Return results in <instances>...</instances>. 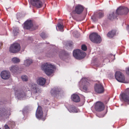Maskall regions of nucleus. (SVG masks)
<instances>
[{
	"mask_svg": "<svg viewBox=\"0 0 129 129\" xmlns=\"http://www.w3.org/2000/svg\"><path fill=\"white\" fill-rule=\"evenodd\" d=\"M123 10V7H119L116 10V14L118 15H122L123 13L122 11Z\"/></svg>",
	"mask_w": 129,
	"mask_h": 129,
	"instance_id": "4be33fe9",
	"label": "nucleus"
},
{
	"mask_svg": "<svg viewBox=\"0 0 129 129\" xmlns=\"http://www.w3.org/2000/svg\"><path fill=\"white\" fill-rule=\"evenodd\" d=\"M36 117L38 119H41L44 121L45 120V117L43 116V112L42 108L41 106H38L36 113Z\"/></svg>",
	"mask_w": 129,
	"mask_h": 129,
	"instance_id": "20e7f679",
	"label": "nucleus"
},
{
	"mask_svg": "<svg viewBox=\"0 0 129 129\" xmlns=\"http://www.w3.org/2000/svg\"><path fill=\"white\" fill-rule=\"evenodd\" d=\"M94 89L95 91L99 93H103L104 89L103 86L100 84H96L94 85Z\"/></svg>",
	"mask_w": 129,
	"mask_h": 129,
	"instance_id": "f8f14e48",
	"label": "nucleus"
},
{
	"mask_svg": "<svg viewBox=\"0 0 129 129\" xmlns=\"http://www.w3.org/2000/svg\"><path fill=\"white\" fill-rule=\"evenodd\" d=\"M82 49L84 51H86L87 49V46L85 45H83L81 46Z\"/></svg>",
	"mask_w": 129,
	"mask_h": 129,
	"instance_id": "72a5a7b5",
	"label": "nucleus"
},
{
	"mask_svg": "<svg viewBox=\"0 0 129 129\" xmlns=\"http://www.w3.org/2000/svg\"><path fill=\"white\" fill-rule=\"evenodd\" d=\"M46 82V79L42 77H40L38 78L37 80V83L41 86L44 85L45 84Z\"/></svg>",
	"mask_w": 129,
	"mask_h": 129,
	"instance_id": "6ab92c4d",
	"label": "nucleus"
},
{
	"mask_svg": "<svg viewBox=\"0 0 129 129\" xmlns=\"http://www.w3.org/2000/svg\"><path fill=\"white\" fill-rule=\"evenodd\" d=\"M40 36L43 39H45L46 38V34L45 33L42 32L40 34Z\"/></svg>",
	"mask_w": 129,
	"mask_h": 129,
	"instance_id": "473e14b6",
	"label": "nucleus"
},
{
	"mask_svg": "<svg viewBox=\"0 0 129 129\" xmlns=\"http://www.w3.org/2000/svg\"><path fill=\"white\" fill-rule=\"evenodd\" d=\"M5 129H10L9 127L7 125H5Z\"/></svg>",
	"mask_w": 129,
	"mask_h": 129,
	"instance_id": "f704fd0d",
	"label": "nucleus"
},
{
	"mask_svg": "<svg viewBox=\"0 0 129 129\" xmlns=\"http://www.w3.org/2000/svg\"><path fill=\"white\" fill-rule=\"evenodd\" d=\"M60 91V89L57 88L55 87L51 89L50 93L54 97L56 96Z\"/></svg>",
	"mask_w": 129,
	"mask_h": 129,
	"instance_id": "2eb2a0df",
	"label": "nucleus"
},
{
	"mask_svg": "<svg viewBox=\"0 0 129 129\" xmlns=\"http://www.w3.org/2000/svg\"><path fill=\"white\" fill-rule=\"evenodd\" d=\"M71 45L72 44H69V45L70 46H71Z\"/></svg>",
	"mask_w": 129,
	"mask_h": 129,
	"instance_id": "4c0bfd02",
	"label": "nucleus"
},
{
	"mask_svg": "<svg viewBox=\"0 0 129 129\" xmlns=\"http://www.w3.org/2000/svg\"><path fill=\"white\" fill-rule=\"evenodd\" d=\"M20 50V44L18 43H15L12 44L9 48V51L13 53H16L19 51Z\"/></svg>",
	"mask_w": 129,
	"mask_h": 129,
	"instance_id": "39448f33",
	"label": "nucleus"
},
{
	"mask_svg": "<svg viewBox=\"0 0 129 129\" xmlns=\"http://www.w3.org/2000/svg\"><path fill=\"white\" fill-rule=\"evenodd\" d=\"M0 129H1V128H0Z\"/></svg>",
	"mask_w": 129,
	"mask_h": 129,
	"instance_id": "58836bf2",
	"label": "nucleus"
},
{
	"mask_svg": "<svg viewBox=\"0 0 129 129\" xmlns=\"http://www.w3.org/2000/svg\"><path fill=\"white\" fill-rule=\"evenodd\" d=\"M69 110L70 112L77 113L78 112L77 108L74 106H71L69 109Z\"/></svg>",
	"mask_w": 129,
	"mask_h": 129,
	"instance_id": "a878e982",
	"label": "nucleus"
},
{
	"mask_svg": "<svg viewBox=\"0 0 129 129\" xmlns=\"http://www.w3.org/2000/svg\"><path fill=\"white\" fill-rule=\"evenodd\" d=\"M90 40L94 43H100L101 41V37L96 33H93L90 34L89 36Z\"/></svg>",
	"mask_w": 129,
	"mask_h": 129,
	"instance_id": "7ed1b4c3",
	"label": "nucleus"
},
{
	"mask_svg": "<svg viewBox=\"0 0 129 129\" xmlns=\"http://www.w3.org/2000/svg\"><path fill=\"white\" fill-rule=\"evenodd\" d=\"M29 86L30 87L31 91L32 93L36 94L41 92V90L37 86L36 84L31 83L29 85Z\"/></svg>",
	"mask_w": 129,
	"mask_h": 129,
	"instance_id": "1a4fd4ad",
	"label": "nucleus"
},
{
	"mask_svg": "<svg viewBox=\"0 0 129 129\" xmlns=\"http://www.w3.org/2000/svg\"><path fill=\"white\" fill-rule=\"evenodd\" d=\"M7 112V110L5 108L0 109V117L6 115Z\"/></svg>",
	"mask_w": 129,
	"mask_h": 129,
	"instance_id": "5701e85b",
	"label": "nucleus"
},
{
	"mask_svg": "<svg viewBox=\"0 0 129 129\" xmlns=\"http://www.w3.org/2000/svg\"><path fill=\"white\" fill-rule=\"evenodd\" d=\"M57 26L60 31H63V29L64 27V26L62 25L60 23H58L57 24Z\"/></svg>",
	"mask_w": 129,
	"mask_h": 129,
	"instance_id": "c756f323",
	"label": "nucleus"
},
{
	"mask_svg": "<svg viewBox=\"0 0 129 129\" xmlns=\"http://www.w3.org/2000/svg\"><path fill=\"white\" fill-rule=\"evenodd\" d=\"M121 99L124 102L129 103V88L126 89L124 92L121 94Z\"/></svg>",
	"mask_w": 129,
	"mask_h": 129,
	"instance_id": "0eeeda50",
	"label": "nucleus"
},
{
	"mask_svg": "<svg viewBox=\"0 0 129 129\" xmlns=\"http://www.w3.org/2000/svg\"><path fill=\"white\" fill-rule=\"evenodd\" d=\"M68 55V54L66 53V51L64 50H62L60 51L59 53V56L60 58L62 59H63V57L65 56Z\"/></svg>",
	"mask_w": 129,
	"mask_h": 129,
	"instance_id": "b1692460",
	"label": "nucleus"
},
{
	"mask_svg": "<svg viewBox=\"0 0 129 129\" xmlns=\"http://www.w3.org/2000/svg\"><path fill=\"white\" fill-rule=\"evenodd\" d=\"M104 16V13L102 11L98 12L96 15L97 17L99 19L102 18Z\"/></svg>",
	"mask_w": 129,
	"mask_h": 129,
	"instance_id": "cd10ccee",
	"label": "nucleus"
},
{
	"mask_svg": "<svg viewBox=\"0 0 129 129\" xmlns=\"http://www.w3.org/2000/svg\"><path fill=\"white\" fill-rule=\"evenodd\" d=\"M12 62L14 63H18L20 61L19 59L16 57L13 58L12 59Z\"/></svg>",
	"mask_w": 129,
	"mask_h": 129,
	"instance_id": "c85d7f7f",
	"label": "nucleus"
},
{
	"mask_svg": "<svg viewBox=\"0 0 129 129\" xmlns=\"http://www.w3.org/2000/svg\"><path fill=\"white\" fill-rule=\"evenodd\" d=\"M9 70L13 73L19 72V68L17 65L11 66L9 68Z\"/></svg>",
	"mask_w": 129,
	"mask_h": 129,
	"instance_id": "a211bd4d",
	"label": "nucleus"
},
{
	"mask_svg": "<svg viewBox=\"0 0 129 129\" xmlns=\"http://www.w3.org/2000/svg\"><path fill=\"white\" fill-rule=\"evenodd\" d=\"M123 10H124L122 11L123 13L122 15L126 14L129 11V10L128 8L124 7H123Z\"/></svg>",
	"mask_w": 129,
	"mask_h": 129,
	"instance_id": "7c9ffc66",
	"label": "nucleus"
},
{
	"mask_svg": "<svg viewBox=\"0 0 129 129\" xmlns=\"http://www.w3.org/2000/svg\"><path fill=\"white\" fill-rule=\"evenodd\" d=\"M87 79L85 78H83L80 81V83H82L83 84L82 90L86 92L88 89L90 85V83L87 81Z\"/></svg>",
	"mask_w": 129,
	"mask_h": 129,
	"instance_id": "423d86ee",
	"label": "nucleus"
},
{
	"mask_svg": "<svg viewBox=\"0 0 129 129\" xmlns=\"http://www.w3.org/2000/svg\"><path fill=\"white\" fill-rule=\"evenodd\" d=\"M115 77L118 81L121 82H124L125 78L123 74L121 72H116L115 74Z\"/></svg>",
	"mask_w": 129,
	"mask_h": 129,
	"instance_id": "6e6552de",
	"label": "nucleus"
},
{
	"mask_svg": "<svg viewBox=\"0 0 129 129\" xmlns=\"http://www.w3.org/2000/svg\"><path fill=\"white\" fill-rule=\"evenodd\" d=\"M15 94L17 97L20 98L23 97L26 95V94L22 90H17Z\"/></svg>",
	"mask_w": 129,
	"mask_h": 129,
	"instance_id": "f3484780",
	"label": "nucleus"
},
{
	"mask_svg": "<svg viewBox=\"0 0 129 129\" xmlns=\"http://www.w3.org/2000/svg\"><path fill=\"white\" fill-rule=\"evenodd\" d=\"M41 68L47 75L50 76L53 72L56 67L51 63H46L42 65Z\"/></svg>",
	"mask_w": 129,
	"mask_h": 129,
	"instance_id": "f257e3e1",
	"label": "nucleus"
},
{
	"mask_svg": "<svg viewBox=\"0 0 129 129\" xmlns=\"http://www.w3.org/2000/svg\"><path fill=\"white\" fill-rule=\"evenodd\" d=\"M33 26L32 22L31 20H27L24 23L23 27L26 29H30L32 28Z\"/></svg>",
	"mask_w": 129,
	"mask_h": 129,
	"instance_id": "ddd939ff",
	"label": "nucleus"
},
{
	"mask_svg": "<svg viewBox=\"0 0 129 129\" xmlns=\"http://www.w3.org/2000/svg\"><path fill=\"white\" fill-rule=\"evenodd\" d=\"M73 55L76 58L80 59L83 58L85 56L86 53L81 50L77 49L74 51Z\"/></svg>",
	"mask_w": 129,
	"mask_h": 129,
	"instance_id": "f03ea898",
	"label": "nucleus"
},
{
	"mask_svg": "<svg viewBox=\"0 0 129 129\" xmlns=\"http://www.w3.org/2000/svg\"><path fill=\"white\" fill-rule=\"evenodd\" d=\"M116 30L115 29H112L109 31L107 34V36L110 38H112L116 35Z\"/></svg>",
	"mask_w": 129,
	"mask_h": 129,
	"instance_id": "412c9836",
	"label": "nucleus"
},
{
	"mask_svg": "<svg viewBox=\"0 0 129 129\" xmlns=\"http://www.w3.org/2000/svg\"><path fill=\"white\" fill-rule=\"evenodd\" d=\"M33 62V61L31 59H27L25 61L24 64L26 66H29Z\"/></svg>",
	"mask_w": 129,
	"mask_h": 129,
	"instance_id": "bb28decb",
	"label": "nucleus"
},
{
	"mask_svg": "<svg viewBox=\"0 0 129 129\" xmlns=\"http://www.w3.org/2000/svg\"><path fill=\"white\" fill-rule=\"evenodd\" d=\"M71 98L72 101L75 102H78L80 101V98L77 94H73L71 96Z\"/></svg>",
	"mask_w": 129,
	"mask_h": 129,
	"instance_id": "aec40b11",
	"label": "nucleus"
},
{
	"mask_svg": "<svg viewBox=\"0 0 129 129\" xmlns=\"http://www.w3.org/2000/svg\"><path fill=\"white\" fill-rule=\"evenodd\" d=\"M127 74L129 75V67L126 70Z\"/></svg>",
	"mask_w": 129,
	"mask_h": 129,
	"instance_id": "c9c22d12",
	"label": "nucleus"
},
{
	"mask_svg": "<svg viewBox=\"0 0 129 129\" xmlns=\"http://www.w3.org/2000/svg\"><path fill=\"white\" fill-rule=\"evenodd\" d=\"M21 78L22 80L23 81H26L27 80V77L26 76H21Z\"/></svg>",
	"mask_w": 129,
	"mask_h": 129,
	"instance_id": "2f4dec72",
	"label": "nucleus"
},
{
	"mask_svg": "<svg viewBox=\"0 0 129 129\" xmlns=\"http://www.w3.org/2000/svg\"><path fill=\"white\" fill-rule=\"evenodd\" d=\"M42 0H31L30 2L31 5L37 8H40L42 7L43 3Z\"/></svg>",
	"mask_w": 129,
	"mask_h": 129,
	"instance_id": "9d476101",
	"label": "nucleus"
},
{
	"mask_svg": "<svg viewBox=\"0 0 129 129\" xmlns=\"http://www.w3.org/2000/svg\"><path fill=\"white\" fill-rule=\"evenodd\" d=\"M117 16L115 15V14L114 12H113L109 14L108 16V18L111 20H112L116 18Z\"/></svg>",
	"mask_w": 129,
	"mask_h": 129,
	"instance_id": "393cba45",
	"label": "nucleus"
},
{
	"mask_svg": "<svg viewBox=\"0 0 129 129\" xmlns=\"http://www.w3.org/2000/svg\"><path fill=\"white\" fill-rule=\"evenodd\" d=\"M105 107L104 104L102 102H98L96 103L95 106V110L98 112L103 110Z\"/></svg>",
	"mask_w": 129,
	"mask_h": 129,
	"instance_id": "9b49d317",
	"label": "nucleus"
},
{
	"mask_svg": "<svg viewBox=\"0 0 129 129\" xmlns=\"http://www.w3.org/2000/svg\"><path fill=\"white\" fill-rule=\"evenodd\" d=\"M84 7L83 6L78 5L75 7V11L77 14H79L82 13Z\"/></svg>",
	"mask_w": 129,
	"mask_h": 129,
	"instance_id": "dca6fc26",
	"label": "nucleus"
},
{
	"mask_svg": "<svg viewBox=\"0 0 129 129\" xmlns=\"http://www.w3.org/2000/svg\"><path fill=\"white\" fill-rule=\"evenodd\" d=\"M111 56L112 57H113V58H114V57H115L114 55H112Z\"/></svg>",
	"mask_w": 129,
	"mask_h": 129,
	"instance_id": "e433bc0d",
	"label": "nucleus"
},
{
	"mask_svg": "<svg viewBox=\"0 0 129 129\" xmlns=\"http://www.w3.org/2000/svg\"><path fill=\"white\" fill-rule=\"evenodd\" d=\"M10 72L8 71H4L2 72L1 73V77L4 79H8L10 76Z\"/></svg>",
	"mask_w": 129,
	"mask_h": 129,
	"instance_id": "4468645a",
	"label": "nucleus"
}]
</instances>
